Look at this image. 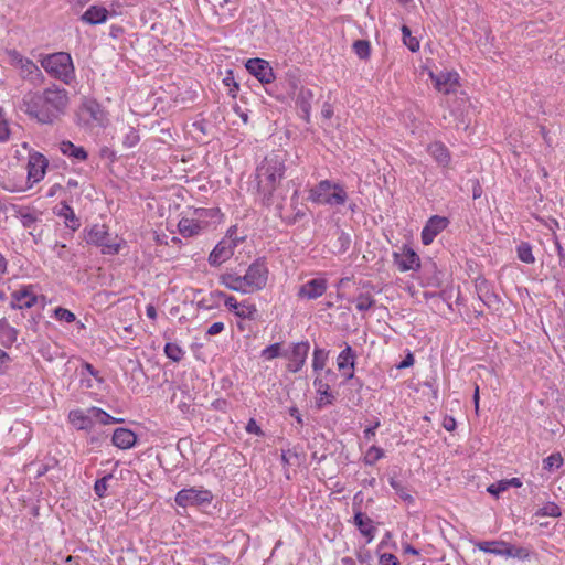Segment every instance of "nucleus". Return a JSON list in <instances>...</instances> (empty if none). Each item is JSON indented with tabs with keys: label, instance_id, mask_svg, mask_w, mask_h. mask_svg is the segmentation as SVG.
I'll list each match as a JSON object with an SVG mask.
<instances>
[{
	"label": "nucleus",
	"instance_id": "nucleus-1",
	"mask_svg": "<svg viewBox=\"0 0 565 565\" xmlns=\"http://www.w3.org/2000/svg\"><path fill=\"white\" fill-rule=\"evenodd\" d=\"M67 104V90L52 85L42 92L24 94L18 108L41 125H52L64 114Z\"/></svg>",
	"mask_w": 565,
	"mask_h": 565
},
{
	"label": "nucleus",
	"instance_id": "nucleus-2",
	"mask_svg": "<svg viewBox=\"0 0 565 565\" xmlns=\"http://www.w3.org/2000/svg\"><path fill=\"white\" fill-rule=\"evenodd\" d=\"M285 170L284 159L278 153H271L265 157L257 167L255 174L257 192L264 205L269 206L271 204L273 193L279 185Z\"/></svg>",
	"mask_w": 565,
	"mask_h": 565
},
{
	"label": "nucleus",
	"instance_id": "nucleus-3",
	"mask_svg": "<svg viewBox=\"0 0 565 565\" xmlns=\"http://www.w3.org/2000/svg\"><path fill=\"white\" fill-rule=\"evenodd\" d=\"M41 66L51 76L61 79L65 84H70L74 78L72 57L66 52H57L44 56L41 60Z\"/></svg>",
	"mask_w": 565,
	"mask_h": 565
},
{
	"label": "nucleus",
	"instance_id": "nucleus-4",
	"mask_svg": "<svg viewBox=\"0 0 565 565\" xmlns=\"http://www.w3.org/2000/svg\"><path fill=\"white\" fill-rule=\"evenodd\" d=\"M309 200L318 204L343 205L347 192L340 184L322 180L310 190Z\"/></svg>",
	"mask_w": 565,
	"mask_h": 565
},
{
	"label": "nucleus",
	"instance_id": "nucleus-5",
	"mask_svg": "<svg viewBox=\"0 0 565 565\" xmlns=\"http://www.w3.org/2000/svg\"><path fill=\"white\" fill-rule=\"evenodd\" d=\"M268 267L265 258H257L252 263L246 274L243 276V280L249 289V292L262 290L266 287L268 280Z\"/></svg>",
	"mask_w": 565,
	"mask_h": 565
},
{
	"label": "nucleus",
	"instance_id": "nucleus-6",
	"mask_svg": "<svg viewBox=\"0 0 565 565\" xmlns=\"http://www.w3.org/2000/svg\"><path fill=\"white\" fill-rule=\"evenodd\" d=\"M87 244L102 247L103 254L115 255L119 252L120 245L113 242L106 225L95 224L85 234Z\"/></svg>",
	"mask_w": 565,
	"mask_h": 565
},
{
	"label": "nucleus",
	"instance_id": "nucleus-7",
	"mask_svg": "<svg viewBox=\"0 0 565 565\" xmlns=\"http://www.w3.org/2000/svg\"><path fill=\"white\" fill-rule=\"evenodd\" d=\"M12 65L19 68L20 76L29 81L33 85H39L43 82V74L39 66L30 58L22 56L19 52H10Z\"/></svg>",
	"mask_w": 565,
	"mask_h": 565
},
{
	"label": "nucleus",
	"instance_id": "nucleus-8",
	"mask_svg": "<svg viewBox=\"0 0 565 565\" xmlns=\"http://www.w3.org/2000/svg\"><path fill=\"white\" fill-rule=\"evenodd\" d=\"M245 67L263 84H269L275 79L273 67L267 61L263 58H249L246 62Z\"/></svg>",
	"mask_w": 565,
	"mask_h": 565
},
{
	"label": "nucleus",
	"instance_id": "nucleus-9",
	"mask_svg": "<svg viewBox=\"0 0 565 565\" xmlns=\"http://www.w3.org/2000/svg\"><path fill=\"white\" fill-rule=\"evenodd\" d=\"M309 349H310L309 342L301 341V342L295 343L289 353L284 354L289 360L288 371H290L292 373H297L302 369V366L306 363V360H307V356L309 353Z\"/></svg>",
	"mask_w": 565,
	"mask_h": 565
},
{
	"label": "nucleus",
	"instance_id": "nucleus-10",
	"mask_svg": "<svg viewBox=\"0 0 565 565\" xmlns=\"http://www.w3.org/2000/svg\"><path fill=\"white\" fill-rule=\"evenodd\" d=\"M235 247L236 243L234 241L222 239L210 253L209 264L213 267H218L233 256Z\"/></svg>",
	"mask_w": 565,
	"mask_h": 565
},
{
	"label": "nucleus",
	"instance_id": "nucleus-11",
	"mask_svg": "<svg viewBox=\"0 0 565 565\" xmlns=\"http://www.w3.org/2000/svg\"><path fill=\"white\" fill-rule=\"evenodd\" d=\"M393 257L401 271L416 270L420 267L419 256L411 247L404 246L402 252H395Z\"/></svg>",
	"mask_w": 565,
	"mask_h": 565
},
{
	"label": "nucleus",
	"instance_id": "nucleus-12",
	"mask_svg": "<svg viewBox=\"0 0 565 565\" xmlns=\"http://www.w3.org/2000/svg\"><path fill=\"white\" fill-rule=\"evenodd\" d=\"M449 224V221L447 217L434 215L429 217V220L426 222L423 231H422V243L424 245H429L433 243L435 237L444 231L447 225Z\"/></svg>",
	"mask_w": 565,
	"mask_h": 565
},
{
	"label": "nucleus",
	"instance_id": "nucleus-13",
	"mask_svg": "<svg viewBox=\"0 0 565 565\" xmlns=\"http://www.w3.org/2000/svg\"><path fill=\"white\" fill-rule=\"evenodd\" d=\"M225 306L242 319H256L257 308L254 303L247 301L238 302L235 297H226Z\"/></svg>",
	"mask_w": 565,
	"mask_h": 565
},
{
	"label": "nucleus",
	"instance_id": "nucleus-14",
	"mask_svg": "<svg viewBox=\"0 0 565 565\" xmlns=\"http://www.w3.org/2000/svg\"><path fill=\"white\" fill-rule=\"evenodd\" d=\"M327 286L326 278L310 279L300 287L298 296L307 299H317L326 292Z\"/></svg>",
	"mask_w": 565,
	"mask_h": 565
},
{
	"label": "nucleus",
	"instance_id": "nucleus-15",
	"mask_svg": "<svg viewBox=\"0 0 565 565\" xmlns=\"http://www.w3.org/2000/svg\"><path fill=\"white\" fill-rule=\"evenodd\" d=\"M47 164L49 161L42 153L35 152L31 154L28 163L29 179H32L33 182H39L40 180H42L45 175Z\"/></svg>",
	"mask_w": 565,
	"mask_h": 565
},
{
	"label": "nucleus",
	"instance_id": "nucleus-16",
	"mask_svg": "<svg viewBox=\"0 0 565 565\" xmlns=\"http://www.w3.org/2000/svg\"><path fill=\"white\" fill-rule=\"evenodd\" d=\"M430 78L434 81L436 89L444 94H450L454 92L458 84L457 73L441 72L437 75L430 73Z\"/></svg>",
	"mask_w": 565,
	"mask_h": 565
},
{
	"label": "nucleus",
	"instance_id": "nucleus-17",
	"mask_svg": "<svg viewBox=\"0 0 565 565\" xmlns=\"http://www.w3.org/2000/svg\"><path fill=\"white\" fill-rule=\"evenodd\" d=\"M353 523L358 527L361 535L367 539V543H371L375 539L376 529L373 525V521L366 514L356 510L353 516Z\"/></svg>",
	"mask_w": 565,
	"mask_h": 565
},
{
	"label": "nucleus",
	"instance_id": "nucleus-18",
	"mask_svg": "<svg viewBox=\"0 0 565 565\" xmlns=\"http://www.w3.org/2000/svg\"><path fill=\"white\" fill-rule=\"evenodd\" d=\"M30 288L25 287L12 294L11 307L13 309L31 308L35 305L38 298Z\"/></svg>",
	"mask_w": 565,
	"mask_h": 565
},
{
	"label": "nucleus",
	"instance_id": "nucleus-19",
	"mask_svg": "<svg viewBox=\"0 0 565 565\" xmlns=\"http://www.w3.org/2000/svg\"><path fill=\"white\" fill-rule=\"evenodd\" d=\"M109 12L102 6H90L82 15L81 20L89 25L102 24L108 19Z\"/></svg>",
	"mask_w": 565,
	"mask_h": 565
},
{
	"label": "nucleus",
	"instance_id": "nucleus-20",
	"mask_svg": "<svg viewBox=\"0 0 565 565\" xmlns=\"http://www.w3.org/2000/svg\"><path fill=\"white\" fill-rule=\"evenodd\" d=\"M111 441L120 449H129L136 444L137 436L132 430L120 427L115 429Z\"/></svg>",
	"mask_w": 565,
	"mask_h": 565
},
{
	"label": "nucleus",
	"instance_id": "nucleus-21",
	"mask_svg": "<svg viewBox=\"0 0 565 565\" xmlns=\"http://www.w3.org/2000/svg\"><path fill=\"white\" fill-rule=\"evenodd\" d=\"M70 422L79 430L90 429L94 425L95 417L90 413L82 409H73L68 414Z\"/></svg>",
	"mask_w": 565,
	"mask_h": 565
},
{
	"label": "nucleus",
	"instance_id": "nucleus-22",
	"mask_svg": "<svg viewBox=\"0 0 565 565\" xmlns=\"http://www.w3.org/2000/svg\"><path fill=\"white\" fill-rule=\"evenodd\" d=\"M313 99V93L311 89L308 88H301L297 99L296 105L300 109L301 118L305 119L307 122L310 121V110H311V102Z\"/></svg>",
	"mask_w": 565,
	"mask_h": 565
},
{
	"label": "nucleus",
	"instance_id": "nucleus-23",
	"mask_svg": "<svg viewBox=\"0 0 565 565\" xmlns=\"http://www.w3.org/2000/svg\"><path fill=\"white\" fill-rule=\"evenodd\" d=\"M54 213L65 218V225L72 231H76L81 226L79 218L75 215L73 209L66 203L62 202L60 206L54 209Z\"/></svg>",
	"mask_w": 565,
	"mask_h": 565
},
{
	"label": "nucleus",
	"instance_id": "nucleus-24",
	"mask_svg": "<svg viewBox=\"0 0 565 565\" xmlns=\"http://www.w3.org/2000/svg\"><path fill=\"white\" fill-rule=\"evenodd\" d=\"M28 471L35 473L36 478L43 477L49 472H51V477H55L54 472H58L60 468L57 467V460L55 458H50L44 463L31 462L28 466Z\"/></svg>",
	"mask_w": 565,
	"mask_h": 565
},
{
	"label": "nucleus",
	"instance_id": "nucleus-25",
	"mask_svg": "<svg viewBox=\"0 0 565 565\" xmlns=\"http://www.w3.org/2000/svg\"><path fill=\"white\" fill-rule=\"evenodd\" d=\"M220 281L230 290L249 294V289H247V286L243 280V276L226 273L220 276Z\"/></svg>",
	"mask_w": 565,
	"mask_h": 565
},
{
	"label": "nucleus",
	"instance_id": "nucleus-26",
	"mask_svg": "<svg viewBox=\"0 0 565 565\" xmlns=\"http://www.w3.org/2000/svg\"><path fill=\"white\" fill-rule=\"evenodd\" d=\"M428 152L431 157L443 167H446L450 162V153L447 147L439 141L433 142L428 146Z\"/></svg>",
	"mask_w": 565,
	"mask_h": 565
},
{
	"label": "nucleus",
	"instance_id": "nucleus-27",
	"mask_svg": "<svg viewBox=\"0 0 565 565\" xmlns=\"http://www.w3.org/2000/svg\"><path fill=\"white\" fill-rule=\"evenodd\" d=\"M60 151L64 156L73 158L77 161H84L88 157L87 151L83 147H77L68 140H64L60 143Z\"/></svg>",
	"mask_w": 565,
	"mask_h": 565
},
{
	"label": "nucleus",
	"instance_id": "nucleus-28",
	"mask_svg": "<svg viewBox=\"0 0 565 565\" xmlns=\"http://www.w3.org/2000/svg\"><path fill=\"white\" fill-rule=\"evenodd\" d=\"M522 481L520 478L502 479L487 487L489 494H500L509 490L510 487L520 488Z\"/></svg>",
	"mask_w": 565,
	"mask_h": 565
},
{
	"label": "nucleus",
	"instance_id": "nucleus-29",
	"mask_svg": "<svg viewBox=\"0 0 565 565\" xmlns=\"http://www.w3.org/2000/svg\"><path fill=\"white\" fill-rule=\"evenodd\" d=\"M18 338V330L7 322L3 318L0 320V342L6 348L11 347Z\"/></svg>",
	"mask_w": 565,
	"mask_h": 565
},
{
	"label": "nucleus",
	"instance_id": "nucleus-30",
	"mask_svg": "<svg viewBox=\"0 0 565 565\" xmlns=\"http://www.w3.org/2000/svg\"><path fill=\"white\" fill-rule=\"evenodd\" d=\"M355 358L356 354L354 350L349 344H347L337 359L339 370L343 371L347 367L353 370L355 365Z\"/></svg>",
	"mask_w": 565,
	"mask_h": 565
},
{
	"label": "nucleus",
	"instance_id": "nucleus-31",
	"mask_svg": "<svg viewBox=\"0 0 565 565\" xmlns=\"http://www.w3.org/2000/svg\"><path fill=\"white\" fill-rule=\"evenodd\" d=\"M313 386L317 390V393L321 396L326 397V402H323L322 397L318 402V407L321 408L326 404H332L334 401V395L330 392V386L327 382H324L320 377H316L313 381Z\"/></svg>",
	"mask_w": 565,
	"mask_h": 565
},
{
	"label": "nucleus",
	"instance_id": "nucleus-32",
	"mask_svg": "<svg viewBox=\"0 0 565 565\" xmlns=\"http://www.w3.org/2000/svg\"><path fill=\"white\" fill-rule=\"evenodd\" d=\"M507 542L504 541H490V542H479L476 543V546L478 550L490 553L497 556H503L504 555V548H507Z\"/></svg>",
	"mask_w": 565,
	"mask_h": 565
},
{
	"label": "nucleus",
	"instance_id": "nucleus-33",
	"mask_svg": "<svg viewBox=\"0 0 565 565\" xmlns=\"http://www.w3.org/2000/svg\"><path fill=\"white\" fill-rule=\"evenodd\" d=\"M178 230L183 237H192L199 234L201 226L194 220L183 217L178 223Z\"/></svg>",
	"mask_w": 565,
	"mask_h": 565
},
{
	"label": "nucleus",
	"instance_id": "nucleus-34",
	"mask_svg": "<svg viewBox=\"0 0 565 565\" xmlns=\"http://www.w3.org/2000/svg\"><path fill=\"white\" fill-rule=\"evenodd\" d=\"M504 557H512L520 561H526L531 557V550L521 546V545H511L510 543L507 544V548H504Z\"/></svg>",
	"mask_w": 565,
	"mask_h": 565
},
{
	"label": "nucleus",
	"instance_id": "nucleus-35",
	"mask_svg": "<svg viewBox=\"0 0 565 565\" xmlns=\"http://www.w3.org/2000/svg\"><path fill=\"white\" fill-rule=\"evenodd\" d=\"M355 302H356V306H355L356 309L359 311L363 312V311H367L375 305V299H374L373 295L367 290V291H361L358 295Z\"/></svg>",
	"mask_w": 565,
	"mask_h": 565
},
{
	"label": "nucleus",
	"instance_id": "nucleus-36",
	"mask_svg": "<svg viewBox=\"0 0 565 565\" xmlns=\"http://www.w3.org/2000/svg\"><path fill=\"white\" fill-rule=\"evenodd\" d=\"M88 413H90L95 417V420L99 422L103 425L121 423L124 420L121 418L113 417L105 411L97 408V407H90L88 409Z\"/></svg>",
	"mask_w": 565,
	"mask_h": 565
},
{
	"label": "nucleus",
	"instance_id": "nucleus-37",
	"mask_svg": "<svg viewBox=\"0 0 565 565\" xmlns=\"http://www.w3.org/2000/svg\"><path fill=\"white\" fill-rule=\"evenodd\" d=\"M207 501L206 498L202 497H174V503L172 505L181 507V508H188V507H194L198 508L202 503Z\"/></svg>",
	"mask_w": 565,
	"mask_h": 565
},
{
	"label": "nucleus",
	"instance_id": "nucleus-38",
	"mask_svg": "<svg viewBox=\"0 0 565 565\" xmlns=\"http://www.w3.org/2000/svg\"><path fill=\"white\" fill-rule=\"evenodd\" d=\"M403 42L411 52H417L419 50V41L412 36L411 29L407 25L402 26Z\"/></svg>",
	"mask_w": 565,
	"mask_h": 565
},
{
	"label": "nucleus",
	"instance_id": "nucleus-39",
	"mask_svg": "<svg viewBox=\"0 0 565 565\" xmlns=\"http://www.w3.org/2000/svg\"><path fill=\"white\" fill-rule=\"evenodd\" d=\"M354 53L361 58L366 60L370 57L371 53V45L370 42L366 40H356L353 45Z\"/></svg>",
	"mask_w": 565,
	"mask_h": 565
},
{
	"label": "nucleus",
	"instance_id": "nucleus-40",
	"mask_svg": "<svg viewBox=\"0 0 565 565\" xmlns=\"http://www.w3.org/2000/svg\"><path fill=\"white\" fill-rule=\"evenodd\" d=\"M518 257L521 262L526 264H533L535 258L532 254V247L529 243L522 242L518 246Z\"/></svg>",
	"mask_w": 565,
	"mask_h": 565
},
{
	"label": "nucleus",
	"instance_id": "nucleus-41",
	"mask_svg": "<svg viewBox=\"0 0 565 565\" xmlns=\"http://www.w3.org/2000/svg\"><path fill=\"white\" fill-rule=\"evenodd\" d=\"M166 355L174 362H179L182 360L184 355V351L177 343L168 342L164 345Z\"/></svg>",
	"mask_w": 565,
	"mask_h": 565
},
{
	"label": "nucleus",
	"instance_id": "nucleus-42",
	"mask_svg": "<svg viewBox=\"0 0 565 565\" xmlns=\"http://www.w3.org/2000/svg\"><path fill=\"white\" fill-rule=\"evenodd\" d=\"M328 354L324 350L316 348L313 351L312 369L315 372L323 370Z\"/></svg>",
	"mask_w": 565,
	"mask_h": 565
},
{
	"label": "nucleus",
	"instance_id": "nucleus-43",
	"mask_svg": "<svg viewBox=\"0 0 565 565\" xmlns=\"http://www.w3.org/2000/svg\"><path fill=\"white\" fill-rule=\"evenodd\" d=\"M384 456V450L376 446H371L364 456L365 465L373 466L377 460Z\"/></svg>",
	"mask_w": 565,
	"mask_h": 565
},
{
	"label": "nucleus",
	"instance_id": "nucleus-44",
	"mask_svg": "<svg viewBox=\"0 0 565 565\" xmlns=\"http://www.w3.org/2000/svg\"><path fill=\"white\" fill-rule=\"evenodd\" d=\"M84 110L87 111L93 120L100 121L103 118V111L100 106L95 100H89L84 104Z\"/></svg>",
	"mask_w": 565,
	"mask_h": 565
},
{
	"label": "nucleus",
	"instance_id": "nucleus-45",
	"mask_svg": "<svg viewBox=\"0 0 565 565\" xmlns=\"http://www.w3.org/2000/svg\"><path fill=\"white\" fill-rule=\"evenodd\" d=\"M563 465V457L559 452L552 454L543 460V468L546 470L558 469Z\"/></svg>",
	"mask_w": 565,
	"mask_h": 565
},
{
	"label": "nucleus",
	"instance_id": "nucleus-46",
	"mask_svg": "<svg viewBox=\"0 0 565 565\" xmlns=\"http://www.w3.org/2000/svg\"><path fill=\"white\" fill-rule=\"evenodd\" d=\"M140 140L139 134L135 128L128 127L122 139V145L126 148L135 147Z\"/></svg>",
	"mask_w": 565,
	"mask_h": 565
},
{
	"label": "nucleus",
	"instance_id": "nucleus-47",
	"mask_svg": "<svg viewBox=\"0 0 565 565\" xmlns=\"http://www.w3.org/2000/svg\"><path fill=\"white\" fill-rule=\"evenodd\" d=\"M280 350H281L280 343L270 344L262 351V356L265 360H273L281 354Z\"/></svg>",
	"mask_w": 565,
	"mask_h": 565
},
{
	"label": "nucleus",
	"instance_id": "nucleus-48",
	"mask_svg": "<svg viewBox=\"0 0 565 565\" xmlns=\"http://www.w3.org/2000/svg\"><path fill=\"white\" fill-rule=\"evenodd\" d=\"M536 515L542 516H558L561 514L559 508L552 502L546 503L543 508H541L536 513Z\"/></svg>",
	"mask_w": 565,
	"mask_h": 565
},
{
	"label": "nucleus",
	"instance_id": "nucleus-49",
	"mask_svg": "<svg viewBox=\"0 0 565 565\" xmlns=\"http://www.w3.org/2000/svg\"><path fill=\"white\" fill-rule=\"evenodd\" d=\"M54 315H55L56 319H58L60 321H65V322L71 323L76 320L75 315L66 308L57 307L54 310Z\"/></svg>",
	"mask_w": 565,
	"mask_h": 565
},
{
	"label": "nucleus",
	"instance_id": "nucleus-50",
	"mask_svg": "<svg viewBox=\"0 0 565 565\" xmlns=\"http://www.w3.org/2000/svg\"><path fill=\"white\" fill-rule=\"evenodd\" d=\"M10 138V129L4 117V111L0 108V141H7Z\"/></svg>",
	"mask_w": 565,
	"mask_h": 565
},
{
	"label": "nucleus",
	"instance_id": "nucleus-51",
	"mask_svg": "<svg viewBox=\"0 0 565 565\" xmlns=\"http://www.w3.org/2000/svg\"><path fill=\"white\" fill-rule=\"evenodd\" d=\"M114 480L113 475H107L100 479H97L94 484L96 494H103L107 490V482Z\"/></svg>",
	"mask_w": 565,
	"mask_h": 565
},
{
	"label": "nucleus",
	"instance_id": "nucleus-52",
	"mask_svg": "<svg viewBox=\"0 0 565 565\" xmlns=\"http://www.w3.org/2000/svg\"><path fill=\"white\" fill-rule=\"evenodd\" d=\"M223 83L225 86L230 87V94L232 95V97H235V92L238 89L239 86L234 78L233 71L227 72L226 76L223 79Z\"/></svg>",
	"mask_w": 565,
	"mask_h": 565
},
{
	"label": "nucleus",
	"instance_id": "nucleus-53",
	"mask_svg": "<svg viewBox=\"0 0 565 565\" xmlns=\"http://www.w3.org/2000/svg\"><path fill=\"white\" fill-rule=\"evenodd\" d=\"M19 214L24 228H30L38 221L36 216L31 213H23L19 211Z\"/></svg>",
	"mask_w": 565,
	"mask_h": 565
},
{
	"label": "nucleus",
	"instance_id": "nucleus-54",
	"mask_svg": "<svg viewBox=\"0 0 565 565\" xmlns=\"http://www.w3.org/2000/svg\"><path fill=\"white\" fill-rule=\"evenodd\" d=\"M380 565H401V563L397 556L391 553H384L380 556Z\"/></svg>",
	"mask_w": 565,
	"mask_h": 565
},
{
	"label": "nucleus",
	"instance_id": "nucleus-55",
	"mask_svg": "<svg viewBox=\"0 0 565 565\" xmlns=\"http://www.w3.org/2000/svg\"><path fill=\"white\" fill-rule=\"evenodd\" d=\"M246 430L250 434H255L258 436L264 435L262 428L257 425L256 420L253 418H250L249 422L247 423Z\"/></svg>",
	"mask_w": 565,
	"mask_h": 565
},
{
	"label": "nucleus",
	"instance_id": "nucleus-56",
	"mask_svg": "<svg viewBox=\"0 0 565 565\" xmlns=\"http://www.w3.org/2000/svg\"><path fill=\"white\" fill-rule=\"evenodd\" d=\"M456 419L452 416H445L443 419V427L447 431H454L456 429Z\"/></svg>",
	"mask_w": 565,
	"mask_h": 565
},
{
	"label": "nucleus",
	"instance_id": "nucleus-57",
	"mask_svg": "<svg viewBox=\"0 0 565 565\" xmlns=\"http://www.w3.org/2000/svg\"><path fill=\"white\" fill-rule=\"evenodd\" d=\"M471 182H472V198H473V200H477V199L481 198V195L483 193L482 186L478 179H473V180H471Z\"/></svg>",
	"mask_w": 565,
	"mask_h": 565
},
{
	"label": "nucleus",
	"instance_id": "nucleus-58",
	"mask_svg": "<svg viewBox=\"0 0 565 565\" xmlns=\"http://www.w3.org/2000/svg\"><path fill=\"white\" fill-rule=\"evenodd\" d=\"M338 241L340 243V249L341 250H347L350 246V236L348 234H345L344 232H340V235L338 237Z\"/></svg>",
	"mask_w": 565,
	"mask_h": 565
},
{
	"label": "nucleus",
	"instance_id": "nucleus-59",
	"mask_svg": "<svg viewBox=\"0 0 565 565\" xmlns=\"http://www.w3.org/2000/svg\"><path fill=\"white\" fill-rule=\"evenodd\" d=\"M224 330L223 322H214L206 331L207 335H216Z\"/></svg>",
	"mask_w": 565,
	"mask_h": 565
},
{
	"label": "nucleus",
	"instance_id": "nucleus-60",
	"mask_svg": "<svg viewBox=\"0 0 565 565\" xmlns=\"http://www.w3.org/2000/svg\"><path fill=\"white\" fill-rule=\"evenodd\" d=\"M188 493H191V494H210L209 491H203L201 489H195V488H191V489H181L177 492L178 495H181V494H188Z\"/></svg>",
	"mask_w": 565,
	"mask_h": 565
},
{
	"label": "nucleus",
	"instance_id": "nucleus-61",
	"mask_svg": "<svg viewBox=\"0 0 565 565\" xmlns=\"http://www.w3.org/2000/svg\"><path fill=\"white\" fill-rule=\"evenodd\" d=\"M414 364V356L412 353H408L403 361L397 365L398 369H406Z\"/></svg>",
	"mask_w": 565,
	"mask_h": 565
},
{
	"label": "nucleus",
	"instance_id": "nucleus-62",
	"mask_svg": "<svg viewBox=\"0 0 565 565\" xmlns=\"http://www.w3.org/2000/svg\"><path fill=\"white\" fill-rule=\"evenodd\" d=\"M321 115L326 119H330L333 116V108L329 103H324L322 110H321Z\"/></svg>",
	"mask_w": 565,
	"mask_h": 565
},
{
	"label": "nucleus",
	"instance_id": "nucleus-63",
	"mask_svg": "<svg viewBox=\"0 0 565 565\" xmlns=\"http://www.w3.org/2000/svg\"><path fill=\"white\" fill-rule=\"evenodd\" d=\"M289 415L292 416L297 420L298 424H300V425L303 424L301 415L296 406H292L289 408Z\"/></svg>",
	"mask_w": 565,
	"mask_h": 565
},
{
	"label": "nucleus",
	"instance_id": "nucleus-64",
	"mask_svg": "<svg viewBox=\"0 0 565 565\" xmlns=\"http://www.w3.org/2000/svg\"><path fill=\"white\" fill-rule=\"evenodd\" d=\"M146 313H147V317L154 320L157 318V309L153 305L149 303L147 307H146Z\"/></svg>",
	"mask_w": 565,
	"mask_h": 565
}]
</instances>
